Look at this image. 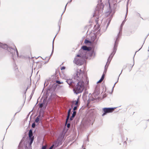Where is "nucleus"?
<instances>
[{
  "mask_svg": "<svg viewBox=\"0 0 149 149\" xmlns=\"http://www.w3.org/2000/svg\"><path fill=\"white\" fill-rule=\"evenodd\" d=\"M79 98H78L77 99V100H76V102H75V105H77V104H78V103L79 102Z\"/></svg>",
  "mask_w": 149,
  "mask_h": 149,
  "instance_id": "obj_33",
  "label": "nucleus"
},
{
  "mask_svg": "<svg viewBox=\"0 0 149 149\" xmlns=\"http://www.w3.org/2000/svg\"><path fill=\"white\" fill-rule=\"evenodd\" d=\"M66 5H65V8H64V11L62 13V14H61V17L60 18V19H59V21H58V26L59 29V31L60 30V25H61V21H62V15L63 14V13L65 11L66 9Z\"/></svg>",
  "mask_w": 149,
  "mask_h": 149,
  "instance_id": "obj_14",
  "label": "nucleus"
},
{
  "mask_svg": "<svg viewBox=\"0 0 149 149\" xmlns=\"http://www.w3.org/2000/svg\"><path fill=\"white\" fill-rule=\"evenodd\" d=\"M104 76H105V74H103L101 77L100 78L101 80H103L104 78Z\"/></svg>",
  "mask_w": 149,
  "mask_h": 149,
  "instance_id": "obj_30",
  "label": "nucleus"
},
{
  "mask_svg": "<svg viewBox=\"0 0 149 149\" xmlns=\"http://www.w3.org/2000/svg\"><path fill=\"white\" fill-rule=\"evenodd\" d=\"M70 116L69 115H68L67 116L66 118V123H68V122H69L68 120H70Z\"/></svg>",
  "mask_w": 149,
  "mask_h": 149,
  "instance_id": "obj_24",
  "label": "nucleus"
},
{
  "mask_svg": "<svg viewBox=\"0 0 149 149\" xmlns=\"http://www.w3.org/2000/svg\"><path fill=\"white\" fill-rule=\"evenodd\" d=\"M128 2H127V9H126V13L125 15V20L123 21L122 22L119 29V32L118 34L117 38L116 39V40L115 41L114 44V47H113V54H115L117 49V47L118 45V43L119 40V39L120 38L121 36L122 33V29H123V26L124 24V23L125 22V19L127 16V14L128 13Z\"/></svg>",
  "mask_w": 149,
  "mask_h": 149,
  "instance_id": "obj_3",
  "label": "nucleus"
},
{
  "mask_svg": "<svg viewBox=\"0 0 149 149\" xmlns=\"http://www.w3.org/2000/svg\"><path fill=\"white\" fill-rule=\"evenodd\" d=\"M55 83L56 84H62L63 83V82H61L60 81L57 80V79L56 80V81H55Z\"/></svg>",
  "mask_w": 149,
  "mask_h": 149,
  "instance_id": "obj_23",
  "label": "nucleus"
},
{
  "mask_svg": "<svg viewBox=\"0 0 149 149\" xmlns=\"http://www.w3.org/2000/svg\"><path fill=\"white\" fill-rule=\"evenodd\" d=\"M102 0H99L98 3L95 8L93 16H101L103 14V11L104 7V5L102 3Z\"/></svg>",
  "mask_w": 149,
  "mask_h": 149,
  "instance_id": "obj_5",
  "label": "nucleus"
},
{
  "mask_svg": "<svg viewBox=\"0 0 149 149\" xmlns=\"http://www.w3.org/2000/svg\"><path fill=\"white\" fill-rule=\"evenodd\" d=\"M29 139L30 140V141L29 142V144L30 145H31L32 143L33 142V140L34 138H29Z\"/></svg>",
  "mask_w": 149,
  "mask_h": 149,
  "instance_id": "obj_28",
  "label": "nucleus"
},
{
  "mask_svg": "<svg viewBox=\"0 0 149 149\" xmlns=\"http://www.w3.org/2000/svg\"><path fill=\"white\" fill-rule=\"evenodd\" d=\"M83 146H84V145H83L82 146V147H83Z\"/></svg>",
  "mask_w": 149,
  "mask_h": 149,
  "instance_id": "obj_51",
  "label": "nucleus"
},
{
  "mask_svg": "<svg viewBox=\"0 0 149 149\" xmlns=\"http://www.w3.org/2000/svg\"><path fill=\"white\" fill-rule=\"evenodd\" d=\"M126 139H127V138H126Z\"/></svg>",
  "mask_w": 149,
  "mask_h": 149,
  "instance_id": "obj_54",
  "label": "nucleus"
},
{
  "mask_svg": "<svg viewBox=\"0 0 149 149\" xmlns=\"http://www.w3.org/2000/svg\"><path fill=\"white\" fill-rule=\"evenodd\" d=\"M109 7L110 6V4H109Z\"/></svg>",
  "mask_w": 149,
  "mask_h": 149,
  "instance_id": "obj_53",
  "label": "nucleus"
},
{
  "mask_svg": "<svg viewBox=\"0 0 149 149\" xmlns=\"http://www.w3.org/2000/svg\"><path fill=\"white\" fill-rule=\"evenodd\" d=\"M76 114V111H73V113L72 114V116L70 118V121L73 120V118H74Z\"/></svg>",
  "mask_w": 149,
  "mask_h": 149,
  "instance_id": "obj_16",
  "label": "nucleus"
},
{
  "mask_svg": "<svg viewBox=\"0 0 149 149\" xmlns=\"http://www.w3.org/2000/svg\"><path fill=\"white\" fill-rule=\"evenodd\" d=\"M83 149H85V148H83Z\"/></svg>",
  "mask_w": 149,
  "mask_h": 149,
  "instance_id": "obj_55",
  "label": "nucleus"
},
{
  "mask_svg": "<svg viewBox=\"0 0 149 149\" xmlns=\"http://www.w3.org/2000/svg\"><path fill=\"white\" fill-rule=\"evenodd\" d=\"M39 120V116H38L35 119V121L36 123H38Z\"/></svg>",
  "mask_w": 149,
  "mask_h": 149,
  "instance_id": "obj_29",
  "label": "nucleus"
},
{
  "mask_svg": "<svg viewBox=\"0 0 149 149\" xmlns=\"http://www.w3.org/2000/svg\"><path fill=\"white\" fill-rule=\"evenodd\" d=\"M56 88H57V84L56 83H54L50 89L52 91H54Z\"/></svg>",
  "mask_w": 149,
  "mask_h": 149,
  "instance_id": "obj_15",
  "label": "nucleus"
},
{
  "mask_svg": "<svg viewBox=\"0 0 149 149\" xmlns=\"http://www.w3.org/2000/svg\"><path fill=\"white\" fill-rule=\"evenodd\" d=\"M36 126L35 123H34L32 125V127L33 128H34Z\"/></svg>",
  "mask_w": 149,
  "mask_h": 149,
  "instance_id": "obj_34",
  "label": "nucleus"
},
{
  "mask_svg": "<svg viewBox=\"0 0 149 149\" xmlns=\"http://www.w3.org/2000/svg\"><path fill=\"white\" fill-rule=\"evenodd\" d=\"M116 108H107L105 107L102 108V110L104 112L102 114V116H104L109 113H112L114 111V109Z\"/></svg>",
  "mask_w": 149,
  "mask_h": 149,
  "instance_id": "obj_9",
  "label": "nucleus"
},
{
  "mask_svg": "<svg viewBox=\"0 0 149 149\" xmlns=\"http://www.w3.org/2000/svg\"><path fill=\"white\" fill-rule=\"evenodd\" d=\"M49 59H50V58H49V59L48 60V61H47V63L48 62L49 60Z\"/></svg>",
  "mask_w": 149,
  "mask_h": 149,
  "instance_id": "obj_47",
  "label": "nucleus"
},
{
  "mask_svg": "<svg viewBox=\"0 0 149 149\" xmlns=\"http://www.w3.org/2000/svg\"><path fill=\"white\" fill-rule=\"evenodd\" d=\"M93 55L94 56H95V52H94V51L93 50L91 52V53L90 54V56H92Z\"/></svg>",
  "mask_w": 149,
  "mask_h": 149,
  "instance_id": "obj_20",
  "label": "nucleus"
},
{
  "mask_svg": "<svg viewBox=\"0 0 149 149\" xmlns=\"http://www.w3.org/2000/svg\"><path fill=\"white\" fill-rule=\"evenodd\" d=\"M103 81L102 80H101V79H100V80H99L97 82V83H100V82H101V81Z\"/></svg>",
  "mask_w": 149,
  "mask_h": 149,
  "instance_id": "obj_39",
  "label": "nucleus"
},
{
  "mask_svg": "<svg viewBox=\"0 0 149 149\" xmlns=\"http://www.w3.org/2000/svg\"><path fill=\"white\" fill-rule=\"evenodd\" d=\"M126 144H127V142L126 141H125L124 142V145H126Z\"/></svg>",
  "mask_w": 149,
  "mask_h": 149,
  "instance_id": "obj_42",
  "label": "nucleus"
},
{
  "mask_svg": "<svg viewBox=\"0 0 149 149\" xmlns=\"http://www.w3.org/2000/svg\"><path fill=\"white\" fill-rule=\"evenodd\" d=\"M47 103H48V101H47Z\"/></svg>",
  "mask_w": 149,
  "mask_h": 149,
  "instance_id": "obj_50",
  "label": "nucleus"
},
{
  "mask_svg": "<svg viewBox=\"0 0 149 149\" xmlns=\"http://www.w3.org/2000/svg\"><path fill=\"white\" fill-rule=\"evenodd\" d=\"M29 138H33V132L31 130H30L29 131Z\"/></svg>",
  "mask_w": 149,
  "mask_h": 149,
  "instance_id": "obj_18",
  "label": "nucleus"
},
{
  "mask_svg": "<svg viewBox=\"0 0 149 149\" xmlns=\"http://www.w3.org/2000/svg\"><path fill=\"white\" fill-rule=\"evenodd\" d=\"M84 42L86 44H87L88 43H92L91 41H89L86 39H85Z\"/></svg>",
  "mask_w": 149,
  "mask_h": 149,
  "instance_id": "obj_22",
  "label": "nucleus"
},
{
  "mask_svg": "<svg viewBox=\"0 0 149 149\" xmlns=\"http://www.w3.org/2000/svg\"><path fill=\"white\" fill-rule=\"evenodd\" d=\"M44 105L45 104L44 103L40 104L39 105V108H40L42 110V109H45V106H44Z\"/></svg>",
  "mask_w": 149,
  "mask_h": 149,
  "instance_id": "obj_19",
  "label": "nucleus"
},
{
  "mask_svg": "<svg viewBox=\"0 0 149 149\" xmlns=\"http://www.w3.org/2000/svg\"><path fill=\"white\" fill-rule=\"evenodd\" d=\"M71 108H70L68 112V115H69V116H70V114L71 113Z\"/></svg>",
  "mask_w": 149,
  "mask_h": 149,
  "instance_id": "obj_27",
  "label": "nucleus"
},
{
  "mask_svg": "<svg viewBox=\"0 0 149 149\" xmlns=\"http://www.w3.org/2000/svg\"><path fill=\"white\" fill-rule=\"evenodd\" d=\"M57 77H56V74H54L52 75L50 78L49 81H51L53 83H54L57 79Z\"/></svg>",
  "mask_w": 149,
  "mask_h": 149,
  "instance_id": "obj_13",
  "label": "nucleus"
},
{
  "mask_svg": "<svg viewBox=\"0 0 149 149\" xmlns=\"http://www.w3.org/2000/svg\"><path fill=\"white\" fill-rule=\"evenodd\" d=\"M77 109V106H74L73 109V111H75Z\"/></svg>",
  "mask_w": 149,
  "mask_h": 149,
  "instance_id": "obj_32",
  "label": "nucleus"
},
{
  "mask_svg": "<svg viewBox=\"0 0 149 149\" xmlns=\"http://www.w3.org/2000/svg\"><path fill=\"white\" fill-rule=\"evenodd\" d=\"M111 21V20L109 19L108 21V23H107V28H107L108 27V26L109 25V24H110V22Z\"/></svg>",
  "mask_w": 149,
  "mask_h": 149,
  "instance_id": "obj_36",
  "label": "nucleus"
},
{
  "mask_svg": "<svg viewBox=\"0 0 149 149\" xmlns=\"http://www.w3.org/2000/svg\"><path fill=\"white\" fill-rule=\"evenodd\" d=\"M132 33V32H131L130 33H127V35H126L127 36H130V35Z\"/></svg>",
  "mask_w": 149,
  "mask_h": 149,
  "instance_id": "obj_40",
  "label": "nucleus"
},
{
  "mask_svg": "<svg viewBox=\"0 0 149 149\" xmlns=\"http://www.w3.org/2000/svg\"><path fill=\"white\" fill-rule=\"evenodd\" d=\"M65 69V67H62L61 68V70H64Z\"/></svg>",
  "mask_w": 149,
  "mask_h": 149,
  "instance_id": "obj_41",
  "label": "nucleus"
},
{
  "mask_svg": "<svg viewBox=\"0 0 149 149\" xmlns=\"http://www.w3.org/2000/svg\"><path fill=\"white\" fill-rule=\"evenodd\" d=\"M100 94V92L98 88L96 87L95 89L94 92L93 93L92 95L94 96L95 99L98 98L99 95Z\"/></svg>",
  "mask_w": 149,
  "mask_h": 149,
  "instance_id": "obj_11",
  "label": "nucleus"
},
{
  "mask_svg": "<svg viewBox=\"0 0 149 149\" xmlns=\"http://www.w3.org/2000/svg\"><path fill=\"white\" fill-rule=\"evenodd\" d=\"M86 143H85V141H84V145L85 144H86Z\"/></svg>",
  "mask_w": 149,
  "mask_h": 149,
  "instance_id": "obj_46",
  "label": "nucleus"
},
{
  "mask_svg": "<svg viewBox=\"0 0 149 149\" xmlns=\"http://www.w3.org/2000/svg\"><path fill=\"white\" fill-rule=\"evenodd\" d=\"M72 0H70V1H69V2H68V3H67L66 4V6H67V4H68V3H70L71 2H72Z\"/></svg>",
  "mask_w": 149,
  "mask_h": 149,
  "instance_id": "obj_44",
  "label": "nucleus"
},
{
  "mask_svg": "<svg viewBox=\"0 0 149 149\" xmlns=\"http://www.w3.org/2000/svg\"><path fill=\"white\" fill-rule=\"evenodd\" d=\"M45 83H46V81H45V83H44V87H46L47 86V84L46 85H45Z\"/></svg>",
  "mask_w": 149,
  "mask_h": 149,
  "instance_id": "obj_45",
  "label": "nucleus"
},
{
  "mask_svg": "<svg viewBox=\"0 0 149 149\" xmlns=\"http://www.w3.org/2000/svg\"><path fill=\"white\" fill-rule=\"evenodd\" d=\"M66 132V131H65V129H63L57 140L54 142L53 144L48 149H54L56 147L61 145L64 141V138Z\"/></svg>",
  "mask_w": 149,
  "mask_h": 149,
  "instance_id": "obj_4",
  "label": "nucleus"
},
{
  "mask_svg": "<svg viewBox=\"0 0 149 149\" xmlns=\"http://www.w3.org/2000/svg\"><path fill=\"white\" fill-rule=\"evenodd\" d=\"M42 99L43 100V102H45L47 100V92H44L43 93Z\"/></svg>",
  "mask_w": 149,
  "mask_h": 149,
  "instance_id": "obj_17",
  "label": "nucleus"
},
{
  "mask_svg": "<svg viewBox=\"0 0 149 149\" xmlns=\"http://www.w3.org/2000/svg\"><path fill=\"white\" fill-rule=\"evenodd\" d=\"M91 48L90 47H87L86 46H83L79 51V53L81 56H87V52L90 51Z\"/></svg>",
  "mask_w": 149,
  "mask_h": 149,
  "instance_id": "obj_7",
  "label": "nucleus"
},
{
  "mask_svg": "<svg viewBox=\"0 0 149 149\" xmlns=\"http://www.w3.org/2000/svg\"><path fill=\"white\" fill-rule=\"evenodd\" d=\"M95 98L94 97H90L89 99L88 100V102L89 101V102H90L91 101H94L95 100Z\"/></svg>",
  "mask_w": 149,
  "mask_h": 149,
  "instance_id": "obj_25",
  "label": "nucleus"
},
{
  "mask_svg": "<svg viewBox=\"0 0 149 149\" xmlns=\"http://www.w3.org/2000/svg\"><path fill=\"white\" fill-rule=\"evenodd\" d=\"M100 27V26L97 25V30H98L97 31V32H96L95 34L93 33V34H92L91 36V41L92 42H94V43L95 44L97 43V40L98 38L96 40H95L96 39H97V35L99 34L100 33V29H99ZM98 38H99V37Z\"/></svg>",
  "mask_w": 149,
  "mask_h": 149,
  "instance_id": "obj_8",
  "label": "nucleus"
},
{
  "mask_svg": "<svg viewBox=\"0 0 149 149\" xmlns=\"http://www.w3.org/2000/svg\"><path fill=\"white\" fill-rule=\"evenodd\" d=\"M113 52L109 56V57L108 58L107 60V63L105 65L104 68V72L103 74H105L106 73L107 68V67L109 65V64L111 60L112 59V58L113 57V56L115 54H113Z\"/></svg>",
  "mask_w": 149,
  "mask_h": 149,
  "instance_id": "obj_10",
  "label": "nucleus"
},
{
  "mask_svg": "<svg viewBox=\"0 0 149 149\" xmlns=\"http://www.w3.org/2000/svg\"><path fill=\"white\" fill-rule=\"evenodd\" d=\"M87 58V56H82L80 54H79L74 58L73 62L76 64L81 65L84 63L85 59H86Z\"/></svg>",
  "mask_w": 149,
  "mask_h": 149,
  "instance_id": "obj_6",
  "label": "nucleus"
},
{
  "mask_svg": "<svg viewBox=\"0 0 149 149\" xmlns=\"http://www.w3.org/2000/svg\"><path fill=\"white\" fill-rule=\"evenodd\" d=\"M70 126V123H68L67 124V127L69 128Z\"/></svg>",
  "mask_w": 149,
  "mask_h": 149,
  "instance_id": "obj_38",
  "label": "nucleus"
},
{
  "mask_svg": "<svg viewBox=\"0 0 149 149\" xmlns=\"http://www.w3.org/2000/svg\"><path fill=\"white\" fill-rule=\"evenodd\" d=\"M57 34H58V33H57V34H56V35H57ZM56 35L55 36H56Z\"/></svg>",
  "mask_w": 149,
  "mask_h": 149,
  "instance_id": "obj_52",
  "label": "nucleus"
},
{
  "mask_svg": "<svg viewBox=\"0 0 149 149\" xmlns=\"http://www.w3.org/2000/svg\"><path fill=\"white\" fill-rule=\"evenodd\" d=\"M122 71H123V70H121V72L120 73V74H119V77H118V78L117 81H116V82L114 84V86H113V88H112V89H113V88H114V87L115 86V85L116 84V83H117V82L118 81V79H119V76H120V74H121V73H122Z\"/></svg>",
  "mask_w": 149,
  "mask_h": 149,
  "instance_id": "obj_26",
  "label": "nucleus"
},
{
  "mask_svg": "<svg viewBox=\"0 0 149 149\" xmlns=\"http://www.w3.org/2000/svg\"><path fill=\"white\" fill-rule=\"evenodd\" d=\"M0 47L4 49H7L8 51L10 52V56L13 58L14 61L16 59L18 56V53L16 47L14 46L12 47H8L6 44H3L0 42Z\"/></svg>",
  "mask_w": 149,
  "mask_h": 149,
  "instance_id": "obj_2",
  "label": "nucleus"
},
{
  "mask_svg": "<svg viewBox=\"0 0 149 149\" xmlns=\"http://www.w3.org/2000/svg\"><path fill=\"white\" fill-rule=\"evenodd\" d=\"M148 120L149 121V120Z\"/></svg>",
  "mask_w": 149,
  "mask_h": 149,
  "instance_id": "obj_57",
  "label": "nucleus"
},
{
  "mask_svg": "<svg viewBox=\"0 0 149 149\" xmlns=\"http://www.w3.org/2000/svg\"><path fill=\"white\" fill-rule=\"evenodd\" d=\"M82 124L85 126H88L90 124V121L88 119H84L82 121Z\"/></svg>",
  "mask_w": 149,
  "mask_h": 149,
  "instance_id": "obj_12",
  "label": "nucleus"
},
{
  "mask_svg": "<svg viewBox=\"0 0 149 149\" xmlns=\"http://www.w3.org/2000/svg\"><path fill=\"white\" fill-rule=\"evenodd\" d=\"M101 34H100L99 36H100Z\"/></svg>",
  "mask_w": 149,
  "mask_h": 149,
  "instance_id": "obj_49",
  "label": "nucleus"
},
{
  "mask_svg": "<svg viewBox=\"0 0 149 149\" xmlns=\"http://www.w3.org/2000/svg\"><path fill=\"white\" fill-rule=\"evenodd\" d=\"M63 86L58 85L57 84V88L58 89H60Z\"/></svg>",
  "mask_w": 149,
  "mask_h": 149,
  "instance_id": "obj_31",
  "label": "nucleus"
},
{
  "mask_svg": "<svg viewBox=\"0 0 149 149\" xmlns=\"http://www.w3.org/2000/svg\"><path fill=\"white\" fill-rule=\"evenodd\" d=\"M88 136L87 137V139L86 141L88 142H89V139L88 138Z\"/></svg>",
  "mask_w": 149,
  "mask_h": 149,
  "instance_id": "obj_43",
  "label": "nucleus"
},
{
  "mask_svg": "<svg viewBox=\"0 0 149 149\" xmlns=\"http://www.w3.org/2000/svg\"><path fill=\"white\" fill-rule=\"evenodd\" d=\"M47 148V144L45 145V146H43L42 149H46Z\"/></svg>",
  "mask_w": 149,
  "mask_h": 149,
  "instance_id": "obj_35",
  "label": "nucleus"
},
{
  "mask_svg": "<svg viewBox=\"0 0 149 149\" xmlns=\"http://www.w3.org/2000/svg\"><path fill=\"white\" fill-rule=\"evenodd\" d=\"M56 37V36H55V37H54V39H53V43H52V53L50 55V56H51L52 54L53 53V52H54V39Z\"/></svg>",
  "mask_w": 149,
  "mask_h": 149,
  "instance_id": "obj_21",
  "label": "nucleus"
},
{
  "mask_svg": "<svg viewBox=\"0 0 149 149\" xmlns=\"http://www.w3.org/2000/svg\"><path fill=\"white\" fill-rule=\"evenodd\" d=\"M136 54V53L135 54ZM135 54H134V55H135ZM134 56L135 55H134V57H133V64L131 66V68H132V67H133V65H134Z\"/></svg>",
  "mask_w": 149,
  "mask_h": 149,
  "instance_id": "obj_37",
  "label": "nucleus"
},
{
  "mask_svg": "<svg viewBox=\"0 0 149 149\" xmlns=\"http://www.w3.org/2000/svg\"><path fill=\"white\" fill-rule=\"evenodd\" d=\"M84 74V72L81 69H77L74 74L73 78L66 80V82L70 87H74L73 91L76 94L81 93L85 88L84 82L83 81Z\"/></svg>",
  "mask_w": 149,
  "mask_h": 149,
  "instance_id": "obj_1",
  "label": "nucleus"
},
{
  "mask_svg": "<svg viewBox=\"0 0 149 149\" xmlns=\"http://www.w3.org/2000/svg\"><path fill=\"white\" fill-rule=\"evenodd\" d=\"M47 92H48V91H47Z\"/></svg>",
  "mask_w": 149,
  "mask_h": 149,
  "instance_id": "obj_56",
  "label": "nucleus"
},
{
  "mask_svg": "<svg viewBox=\"0 0 149 149\" xmlns=\"http://www.w3.org/2000/svg\"><path fill=\"white\" fill-rule=\"evenodd\" d=\"M141 47H142L140 49H139V50H139L141 49Z\"/></svg>",
  "mask_w": 149,
  "mask_h": 149,
  "instance_id": "obj_48",
  "label": "nucleus"
}]
</instances>
